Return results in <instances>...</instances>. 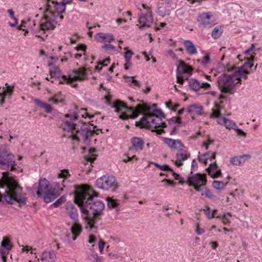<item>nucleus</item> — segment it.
<instances>
[{"label": "nucleus", "mask_w": 262, "mask_h": 262, "mask_svg": "<svg viewBox=\"0 0 262 262\" xmlns=\"http://www.w3.org/2000/svg\"><path fill=\"white\" fill-rule=\"evenodd\" d=\"M177 78L178 83L181 84H182L183 83L184 79L182 76H180L179 74H177Z\"/></svg>", "instance_id": "62"}, {"label": "nucleus", "mask_w": 262, "mask_h": 262, "mask_svg": "<svg viewBox=\"0 0 262 262\" xmlns=\"http://www.w3.org/2000/svg\"><path fill=\"white\" fill-rule=\"evenodd\" d=\"M163 141L172 150L180 151L183 149L184 145L180 140L165 138Z\"/></svg>", "instance_id": "19"}, {"label": "nucleus", "mask_w": 262, "mask_h": 262, "mask_svg": "<svg viewBox=\"0 0 262 262\" xmlns=\"http://www.w3.org/2000/svg\"><path fill=\"white\" fill-rule=\"evenodd\" d=\"M49 9H51L54 15L59 16H63L62 14L66 10V5L62 3V2L57 3L54 1H51V0H48L46 10H49Z\"/></svg>", "instance_id": "16"}, {"label": "nucleus", "mask_w": 262, "mask_h": 262, "mask_svg": "<svg viewBox=\"0 0 262 262\" xmlns=\"http://www.w3.org/2000/svg\"><path fill=\"white\" fill-rule=\"evenodd\" d=\"M211 13H203L198 16V20L202 25L206 27H211L213 21L211 20Z\"/></svg>", "instance_id": "24"}, {"label": "nucleus", "mask_w": 262, "mask_h": 262, "mask_svg": "<svg viewBox=\"0 0 262 262\" xmlns=\"http://www.w3.org/2000/svg\"><path fill=\"white\" fill-rule=\"evenodd\" d=\"M215 157L216 153L215 152L208 151L206 153L199 155L198 159L200 163L207 165L209 161L210 163L215 161Z\"/></svg>", "instance_id": "22"}, {"label": "nucleus", "mask_w": 262, "mask_h": 262, "mask_svg": "<svg viewBox=\"0 0 262 262\" xmlns=\"http://www.w3.org/2000/svg\"><path fill=\"white\" fill-rule=\"evenodd\" d=\"M63 19V16L54 15L51 9L46 10L43 18L40 21V28L42 31L54 29L56 25Z\"/></svg>", "instance_id": "10"}, {"label": "nucleus", "mask_w": 262, "mask_h": 262, "mask_svg": "<svg viewBox=\"0 0 262 262\" xmlns=\"http://www.w3.org/2000/svg\"><path fill=\"white\" fill-rule=\"evenodd\" d=\"M125 62L124 63V69L126 70H127L129 69V68H130V67L132 65V62H131V60H125Z\"/></svg>", "instance_id": "60"}, {"label": "nucleus", "mask_w": 262, "mask_h": 262, "mask_svg": "<svg viewBox=\"0 0 262 262\" xmlns=\"http://www.w3.org/2000/svg\"><path fill=\"white\" fill-rule=\"evenodd\" d=\"M0 202L12 204L17 202L25 204L27 201L25 194L21 193V188L11 174L3 172L0 178Z\"/></svg>", "instance_id": "4"}, {"label": "nucleus", "mask_w": 262, "mask_h": 262, "mask_svg": "<svg viewBox=\"0 0 262 262\" xmlns=\"http://www.w3.org/2000/svg\"><path fill=\"white\" fill-rule=\"evenodd\" d=\"M97 196V193L89 186L83 185L76 191L75 203L80 208L81 211L86 215L84 217L85 229L90 232L97 231L98 215L104 208V204L101 201L93 202V198Z\"/></svg>", "instance_id": "2"}, {"label": "nucleus", "mask_w": 262, "mask_h": 262, "mask_svg": "<svg viewBox=\"0 0 262 262\" xmlns=\"http://www.w3.org/2000/svg\"><path fill=\"white\" fill-rule=\"evenodd\" d=\"M189 88L193 91H198L201 88V82L194 79H192L189 80Z\"/></svg>", "instance_id": "36"}, {"label": "nucleus", "mask_w": 262, "mask_h": 262, "mask_svg": "<svg viewBox=\"0 0 262 262\" xmlns=\"http://www.w3.org/2000/svg\"><path fill=\"white\" fill-rule=\"evenodd\" d=\"M153 164L155 165V166L158 167L161 170L172 171V170L167 165H161L156 163H153Z\"/></svg>", "instance_id": "53"}, {"label": "nucleus", "mask_w": 262, "mask_h": 262, "mask_svg": "<svg viewBox=\"0 0 262 262\" xmlns=\"http://www.w3.org/2000/svg\"><path fill=\"white\" fill-rule=\"evenodd\" d=\"M214 140L211 139L209 137H207L206 141H204L202 144V147L204 148L205 149L207 150L210 145L213 144Z\"/></svg>", "instance_id": "49"}, {"label": "nucleus", "mask_w": 262, "mask_h": 262, "mask_svg": "<svg viewBox=\"0 0 262 262\" xmlns=\"http://www.w3.org/2000/svg\"><path fill=\"white\" fill-rule=\"evenodd\" d=\"M96 38L98 41L101 42H111L114 40L113 35L110 33H98L97 34Z\"/></svg>", "instance_id": "27"}, {"label": "nucleus", "mask_w": 262, "mask_h": 262, "mask_svg": "<svg viewBox=\"0 0 262 262\" xmlns=\"http://www.w3.org/2000/svg\"><path fill=\"white\" fill-rule=\"evenodd\" d=\"M106 200L107 202V206L110 208H115L119 205V201L117 200L114 199L112 198L107 197Z\"/></svg>", "instance_id": "39"}, {"label": "nucleus", "mask_w": 262, "mask_h": 262, "mask_svg": "<svg viewBox=\"0 0 262 262\" xmlns=\"http://www.w3.org/2000/svg\"><path fill=\"white\" fill-rule=\"evenodd\" d=\"M202 195H205L207 198L212 200L216 199V196L209 189H206L205 192Z\"/></svg>", "instance_id": "52"}, {"label": "nucleus", "mask_w": 262, "mask_h": 262, "mask_svg": "<svg viewBox=\"0 0 262 262\" xmlns=\"http://www.w3.org/2000/svg\"><path fill=\"white\" fill-rule=\"evenodd\" d=\"M233 129L236 132V134L237 135L242 136L244 138L246 137L247 134L245 133L244 131H243L241 129L238 128L237 125Z\"/></svg>", "instance_id": "57"}, {"label": "nucleus", "mask_w": 262, "mask_h": 262, "mask_svg": "<svg viewBox=\"0 0 262 262\" xmlns=\"http://www.w3.org/2000/svg\"><path fill=\"white\" fill-rule=\"evenodd\" d=\"M34 249H33V248L30 246H22V252H26L29 253L30 252L31 254L33 253V250H34Z\"/></svg>", "instance_id": "55"}, {"label": "nucleus", "mask_w": 262, "mask_h": 262, "mask_svg": "<svg viewBox=\"0 0 262 262\" xmlns=\"http://www.w3.org/2000/svg\"><path fill=\"white\" fill-rule=\"evenodd\" d=\"M223 108L224 107L223 105L220 103L215 102L214 106L212 108V113L210 115V118H217L216 122L219 125L223 126L228 129H233L236 126L235 122L234 121L229 119L224 116H221V112Z\"/></svg>", "instance_id": "7"}, {"label": "nucleus", "mask_w": 262, "mask_h": 262, "mask_svg": "<svg viewBox=\"0 0 262 262\" xmlns=\"http://www.w3.org/2000/svg\"><path fill=\"white\" fill-rule=\"evenodd\" d=\"M49 69L50 77H47L46 79L51 81L52 82L54 81L52 79H58L59 84L67 83L76 88L77 86V84L76 83L77 81H83L87 79L86 69L84 68L75 70L68 76L62 75L58 66L52 67Z\"/></svg>", "instance_id": "5"}, {"label": "nucleus", "mask_w": 262, "mask_h": 262, "mask_svg": "<svg viewBox=\"0 0 262 262\" xmlns=\"http://www.w3.org/2000/svg\"><path fill=\"white\" fill-rule=\"evenodd\" d=\"M142 8L145 10L139 15L138 23L137 26L140 29L144 28H149L151 26L154 21L152 12L149 7L146 5L142 4L141 5Z\"/></svg>", "instance_id": "12"}, {"label": "nucleus", "mask_w": 262, "mask_h": 262, "mask_svg": "<svg viewBox=\"0 0 262 262\" xmlns=\"http://www.w3.org/2000/svg\"><path fill=\"white\" fill-rule=\"evenodd\" d=\"M90 262H101V258L96 254H92L89 256Z\"/></svg>", "instance_id": "54"}, {"label": "nucleus", "mask_w": 262, "mask_h": 262, "mask_svg": "<svg viewBox=\"0 0 262 262\" xmlns=\"http://www.w3.org/2000/svg\"><path fill=\"white\" fill-rule=\"evenodd\" d=\"M13 89L14 87L11 85H8L3 89L0 88V104H3L5 102V99L11 98L13 92Z\"/></svg>", "instance_id": "21"}, {"label": "nucleus", "mask_w": 262, "mask_h": 262, "mask_svg": "<svg viewBox=\"0 0 262 262\" xmlns=\"http://www.w3.org/2000/svg\"><path fill=\"white\" fill-rule=\"evenodd\" d=\"M1 247L11 250L12 248V244L10 239L7 237H4L1 243Z\"/></svg>", "instance_id": "44"}, {"label": "nucleus", "mask_w": 262, "mask_h": 262, "mask_svg": "<svg viewBox=\"0 0 262 262\" xmlns=\"http://www.w3.org/2000/svg\"><path fill=\"white\" fill-rule=\"evenodd\" d=\"M64 100V96L61 93H58L55 94L52 98H50L49 101L53 104H58L63 103Z\"/></svg>", "instance_id": "33"}, {"label": "nucleus", "mask_w": 262, "mask_h": 262, "mask_svg": "<svg viewBox=\"0 0 262 262\" xmlns=\"http://www.w3.org/2000/svg\"><path fill=\"white\" fill-rule=\"evenodd\" d=\"M71 174L68 169L61 170L58 173V182H54L51 187L52 192L53 193H58V196L61 194L63 188L66 186L69 181L67 179L70 177Z\"/></svg>", "instance_id": "11"}, {"label": "nucleus", "mask_w": 262, "mask_h": 262, "mask_svg": "<svg viewBox=\"0 0 262 262\" xmlns=\"http://www.w3.org/2000/svg\"><path fill=\"white\" fill-rule=\"evenodd\" d=\"M180 72L185 74H190L191 72V68L190 66L185 64L183 61H181L180 65L178 68Z\"/></svg>", "instance_id": "37"}, {"label": "nucleus", "mask_w": 262, "mask_h": 262, "mask_svg": "<svg viewBox=\"0 0 262 262\" xmlns=\"http://www.w3.org/2000/svg\"><path fill=\"white\" fill-rule=\"evenodd\" d=\"M59 58L58 56H50L48 58V65L49 68H51L52 67H55L56 66V63L58 61Z\"/></svg>", "instance_id": "45"}, {"label": "nucleus", "mask_w": 262, "mask_h": 262, "mask_svg": "<svg viewBox=\"0 0 262 262\" xmlns=\"http://www.w3.org/2000/svg\"><path fill=\"white\" fill-rule=\"evenodd\" d=\"M250 67V63H247L238 68L230 63L225 67V71L234 72L231 74H222L217 78V85L221 91V94L218 96L220 103H222V100L226 98L228 95L235 93L236 85L241 82L242 79H247Z\"/></svg>", "instance_id": "3"}, {"label": "nucleus", "mask_w": 262, "mask_h": 262, "mask_svg": "<svg viewBox=\"0 0 262 262\" xmlns=\"http://www.w3.org/2000/svg\"><path fill=\"white\" fill-rule=\"evenodd\" d=\"M102 48L104 49L106 52L109 54H115L120 53V51H117L115 47L111 44H106L102 46Z\"/></svg>", "instance_id": "38"}, {"label": "nucleus", "mask_w": 262, "mask_h": 262, "mask_svg": "<svg viewBox=\"0 0 262 262\" xmlns=\"http://www.w3.org/2000/svg\"><path fill=\"white\" fill-rule=\"evenodd\" d=\"M130 143L136 150H142L145 142L141 138L134 137L131 138Z\"/></svg>", "instance_id": "29"}, {"label": "nucleus", "mask_w": 262, "mask_h": 262, "mask_svg": "<svg viewBox=\"0 0 262 262\" xmlns=\"http://www.w3.org/2000/svg\"><path fill=\"white\" fill-rule=\"evenodd\" d=\"M251 158L249 155H244L240 156H235L230 159V162L234 165H242L247 159Z\"/></svg>", "instance_id": "28"}, {"label": "nucleus", "mask_w": 262, "mask_h": 262, "mask_svg": "<svg viewBox=\"0 0 262 262\" xmlns=\"http://www.w3.org/2000/svg\"><path fill=\"white\" fill-rule=\"evenodd\" d=\"M170 121L171 123H178L173 127L172 129L169 132L170 135L173 136L177 134V130L179 129L182 124V122L179 117H172L170 119Z\"/></svg>", "instance_id": "31"}, {"label": "nucleus", "mask_w": 262, "mask_h": 262, "mask_svg": "<svg viewBox=\"0 0 262 262\" xmlns=\"http://www.w3.org/2000/svg\"><path fill=\"white\" fill-rule=\"evenodd\" d=\"M223 33V30L221 26L215 27L212 32L211 36L214 39L219 38Z\"/></svg>", "instance_id": "42"}, {"label": "nucleus", "mask_w": 262, "mask_h": 262, "mask_svg": "<svg viewBox=\"0 0 262 262\" xmlns=\"http://www.w3.org/2000/svg\"><path fill=\"white\" fill-rule=\"evenodd\" d=\"M195 232L198 235H202L205 232V230L203 228H202L200 227L199 224H197L196 225Z\"/></svg>", "instance_id": "58"}, {"label": "nucleus", "mask_w": 262, "mask_h": 262, "mask_svg": "<svg viewBox=\"0 0 262 262\" xmlns=\"http://www.w3.org/2000/svg\"><path fill=\"white\" fill-rule=\"evenodd\" d=\"M74 130L71 131L72 133L70 135L73 140L80 142L82 141L86 144L89 143L93 135L91 130L84 128L77 130L75 133H74Z\"/></svg>", "instance_id": "14"}, {"label": "nucleus", "mask_w": 262, "mask_h": 262, "mask_svg": "<svg viewBox=\"0 0 262 262\" xmlns=\"http://www.w3.org/2000/svg\"><path fill=\"white\" fill-rule=\"evenodd\" d=\"M49 182L45 178L40 179L38 186L37 195L43 199L44 201L49 203L58 197V193L52 192V189L49 187Z\"/></svg>", "instance_id": "9"}, {"label": "nucleus", "mask_w": 262, "mask_h": 262, "mask_svg": "<svg viewBox=\"0 0 262 262\" xmlns=\"http://www.w3.org/2000/svg\"><path fill=\"white\" fill-rule=\"evenodd\" d=\"M8 13H9L10 17L12 19H17L15 16H14V11L11 9H8Z\"/></svg>", "instance_id": "61"}, {"label": "nucleus", "mask_w": 262, "mask_h": 262, "mask_svg": "<svg viewBox=\"0 0 262 262\" xmlns=\"http://www.w3.org/2000/svg\"><path fill=\"white\" fill-rule=\"evenodd\" d=\"M231 216V214L229 212H224L222 215V216H216L217 217L220 218L223 223L224 225H229L230 223V218Z\"/></svg>", "instance_id": "41"}, {"label": "nucleus", "mask_w": 262, "mask_h": 262, "mask_svg": "<svg viewBox=\"0 0 262 262\" xmlns=\"http://www.w3.org/2000/svg\"><path fill=\"white\" fill-rule=\"evenodd\" d=\"M183 44L187 52L189 55H194L197 53V50L195 46L191 40H184Z\"/></svg>", "instance_id": "30"}, {"label": "nucleus", "mask_w": 262, "mask_h": 262, "mask_svg": "<svg viewBox=\"0 0 262 262\" xmlns=\"http://www.w3.org/2000/svg\"><path fill=\"white\" fill-rule=\"evenodd\" d=\"M123 78L125 79V81L129 85L139 87L140 86V83L139 81L135 79L134 76H128L124 75Z\"/></svg>", "instance_id": "34"}, {"label": "nucleus", "mask_w": 262, "mask_h": 262, "mask_svg": "<svg viewBox=\"0 0 262 262\" xmlns=\"http://www.w3.org/2000/svg\"><path fill=\"white\" fill-rule=\"evenodd\" d=\"M255 47L254 44H252L249 48L246 50L245 54V58H246V61L244 62L243 65H245L247 63H250L251 64L250 70H251L253 67V61L254 59V55H255Z\"/></svg>", "instance_id": "23"}, {"label": "nucleus", "mask_w": 262, "mask_h": 262, "mask_svg": "<svg viewBox=\"0 0 262 262\" xmlns=\"http://www.w3.org/2000/svg\"><path fill=\"white\" fill-rule=\"evenodd\" d=\"M110 63V59L106 58L102 61H100L95 67V69L98 71L101 70L103 67L107 66Z\"/></svg>", "instance_id": "43"}, {"label": "nucleus", "mask_w": 262, "mask_h": 262, "mask_svg": "<svg viewBox=\"0 0 262 262\" xmlns=\"http://www.w3.org/2000/svg\"><path fill=\"white\" fill-rule=\"evenodd\" d=\"M206 94L210 95L211 96H215L217 94V92L215 91H209L205 93Z\"/></svg>", "instance_id": "64"}, {"label": "nucleus", "mask_w": 262, "mask_h": 262, "mask_svg": "<svg viewBox=\"0 0 262 262\" xmlns=\"http://www.w3.org/2000/svg\"><path fill=\"white\" fill-rule=\"evenodd\" d=\"M206 170L208 175L213 179L218 178L222 176L221 169L217 166L216 161L210 163Z\"/></svg>", "instance_id": "17"}, {"label": "nucleus", "mask_w": 262, "mask_h": 262, "mask_svg": "<svg viewBox=\"0 0 262 262\" xmlns=\"http://www.w3.org/2000/svg\"><path fill=\"white\" fill-rule=\"evenodd\" d=\"M203 110V106L199 104H194L187 107L189 113L196 115H202Z\"/></svg>", "instance_id": "32"}, {"label": "nucleus", "mask_w": 262, "mask_h": 262, "mask_svg": "<svg viewBox=\"0 0 262 262\" xmlns=\"http://www.w3.org/2000/svg\"><path fill=\"white\" fill-rule=\"evenodd\" d=\"M70 217L75 222H77L78 220L77 211L75 209H72L69 211Z\"/></svg>", "instance_id": "50"}, {"label": "nucleus", "mask_w": 262, "mask_h": 262, "mask_svg": "<svg viewBox=\"0 0 262 262\" xmlns=\"http://www.w3.org/2000/svg\"><path fill=\"white\" fill-rule=\"evenodd\" d=\"M98 247L100 252H101L103 250L104 247V242L100 240L98 243Z\"/></svg>", "instance_id": "63"}, {"label": "nucleus", "mask_w": 262, "mask_h": 262, "mask_svg": "<svg viewBox=\"0 0 262 262\" xmlns=\"http://www.w3.org/2000/svg\"><path fill=\"white\" fill-rule=\"evenodd\" d=\"M93 117L94 115L88 113L85 108H81L77 112L70 111L69 113L65 115V119L60 127L63 130L70 132L75 129L76 124L74 122L76 120L80 118L89 120Z\"/></svg>", "instance_id": "6"}, {"label": "nucleus", "mask_w": 262, "mask_h": 262, "mask_svg": "<svg viewBox=\"0 0 262 262\" xmlns=\"http://www.w3.org/2000/svg\"><path fill=\"white\" fill-rule=\"evenodd\" d=\"M34 102L39 105L41 108H43L46 112L47 113H51L52 110V108L50 104L46 103L41 101L40 100L38 99H35L34 100Z\"/></svg>", "instance_id": "35"}, {"label": "nucleus", "mask_w": 262, "mask_h": 262, "mask_svg": "<svg viewBox=\"0 0 262 262\" xmlns=\"http://www.w3.org/2000/svg\"><path fill=\"white\" fill-rule=\"evenodd\" d=\"M228 184V182L224 183L222 181H214L212 182L213 187L216 190H221Z\"/></svg>", "instance_id": "40"}, {"label": "nucleus", "mask_w": 262, "mask_h": 262, "mask_svg": "<svg viewBox=\"0 0 262 262\" xmlns=\"http://www.w3.org/2000/svg\"><path fill=\"white\" fill-rule=\"evenodd\" d=\"M71 234L67 235L69 241H75L78 237L79 236L82 231V227L81 225L78 223L75 222L70 228Z\"/></svg>", "instance_id": "18"}, {"label": "nucleus", "mask_w": 262, "mask_h": 262, "mask_svg": "<svg viewBox=\"0 0 262 262\" xmlns=\"http://www.w3.org/2000/svg\"><path fill=\"white\" fill-rule=\"evenodd\" d=\"M190 157V153L185 149H182L178 151L176 154V160L175 161V165L179 167L183 164V162L187 160Z\"/></svg>", "instance_id": "20"}, {"label": "nucleus", "mask_w": 262, "mask_h": 262, "mask_svg": "<svg viewBox=\"0 0 262 262\" xmlns=\"http://www.w3.org/2000/svg\"><path fill=\"white\" fill-rule=\"evenodd\" d=\"M86 46L84 45H79L75 47V49L80 52L75 55V58L79 60L80 61H84L86 59V55L85 52L86 51Z\"/></svg>", "instance_id": "26"}, {"label": "nucleus", "mask_w": 262, "mask_h": 262, "mask_svg": "<svg viewBox=\"0 0 262 262\" xmlns=\"http://www.w3.org/2000/svg\"><path fill=\"white\" fill-rule=\"evenodd\" d=\"M188 182L189 186H192L197 191L201 190V187L205 186L207 182L205 174L196 173L189 177Z\"/></svg>", "instance_id": "13"}, {"label": "nucleus", "mask_w": 262, "mask_h": 262, "mask_svg": "<svg viewBox=\"0 0 262 262\" xmlns=\"http://www.w3.org/2000/svg\"><path fill=\"white\" fill-rule=\"evenodd\" d=\"M199 61L203 66H206L210 62V59L209 55H206L204 56L202 59H200Z\"/></svg>", "instance_id": "48"}, {"label": "nucleus", "mask_w": 262, "mask_h": 262, "mask_svg": "<svg viewBox=\"0 0 262 262\" xmlns=\"http://www.w3.org/2000/svg\"><path fill=\"white\" fill-rule=\"evenodd\" d=\"M41 260L42 262H55L56 255L53 250H45L42 253Z\"/></svg>", "instance_id": "25"}, {"label": "nucleus", "mask_w": 262, "mask_h": 262, "mask_svg": "<svg viewBox=\"0 0 262 262\" xmlns=\"http://www.w3.org/2000/svg\"><path fill=\"white\" fill-rule=\"evenodd\" d=\"M216 210H213L212 212H211L209 207H207L205 210L206 214L208 219H212L215 216V213L216 212Z\"/></svg>", "instance_id": "51"}, {"label": "nucleus", "mask_w": 262, "mask_h": 262, "mask_svg": "<svg viewBox=\"0 0 262 262\" xmlns=\"http://www.w3.org/2000/svg\"><path fill=\"white\" fill-rule=\"evenodd\" d=\"M115 181L116 179L114 176L104 175L97 180L96 185L98 188L108 190L113 186Z\"/></svg>", "instance_id": "15"}, {"label": "nucleus", "mask_w": 262, "mask_h": 262, "mask_svg": "<svg viewBox=\"0 0 262 262\" xmlns=\"http://www.w3.org/2000/svg\"><path fill=\"white\" fill-rule=\"evenodd\" d=\"M65 201L64 198L63 196L60 197L53 204L52 206L54 207H57L59 205H61Z\"/></svg>", "instance_id": "56"}, {"label": "nucleus", "mask_w": 262, "mask_h": 262, "mask_svg": "<svg viewBox=\"0 0 262 262\" xmlns=\"http://www.w3.org/2000/svg\"><path fill=\"white\" fill-rule=\"evenodd\" d=\"M10 250L7 249L5 248L1 247L0 248V255L3 262H6L7 259V255L9 253Z\"/></svg>", "instance_id": "46"}, {"label": "nucleus", "mask_w": 262, "mask_h": 262, "mask_svg": "<svg viewBox=\"0 0 262 262\" xmlns=\"http://www.w3.org/2000/svg\"><path fill=\"white\" fill-rule=\"evenodd\" d=\"M201 88L204 89L205 90H209L211 88V84L206 82H201Z\"/></svg>", "instance_id": "59"}, {"label": "nucleus", "mask_w": 262, "mask_h": 262, "mask_svg": "<svg viewBox=\"0 0 262 262\" xmlns=\"http://www.w3.org/2000/svg\"><path fill=\"white\" fill-rule=\"evenodd\" d=\"M14 155L9 150L6 146L0 148V167L10 171L15 169L18 164L14 160Z\"/></svg>", "instance_id": "8"}, {"label": "nucleus", "mask_w": 262, "mask_h": 262, "mask_svg": "<svg viewBox=\"0 0 262 262\" xmlns=\"http://www.w3.org/2000/svg\"><path fill=\"white\" fill-rule=\"evenodd\" d=\"M124 50L126 51L124 55L125 60H131L134 52L132 50H128V47L124 48Z\"/></svg>", "instance_id": "47"}, {"label": "nucleus", "mask_w": 262, "mask_h": 262, "mask_svg": "<svg viewBox=\"0 0 262 262\" xmlns=\"http://www.w3.org/2000/svg\"><path fill=\"white\" fill-rule=\"evenodd\" d=\"M113 107L116 112L121 113L119 118L122 119L135 118L139 114L143 113V118L136 122V126L148 128L159 135L165 132L163 128L166 127V124L162 121L165 115L161 111L156 109L155 104L142 103L138 104L136 108L128 107L124 103L117 100L114 103Z\"/></svg>", "instance_id": "1"}]
</instances>
